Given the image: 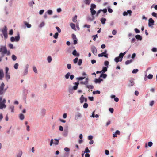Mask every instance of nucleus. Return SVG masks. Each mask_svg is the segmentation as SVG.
<instances>
[{"label":"nucleus","instance_id":"1","mask_svg":"<svg viewBox=\"0 0 157 157\" xmlns=\"http://www.w3.org/2000/svg\"><path fill=\"white\" fill-rule=\"evenodd\" d=\"M2 52V54H7L8 56H9L10 54V51H7L6 48L5 46H0V51Z\"/></svg>","mask_w":157,"mask_h":157},{"label":"nucleus","instance_id":"2","mask_svg":"<svg viewBox=\"0 0 157 157\" xmlns=\"http://www.w3.org/2000/svg\"><path fill=\"white\" fill-rule=\"evenodd\" d=\"M6 103V100L4 99L2 100V98L0 97V109H2L3 108H5L6 107V105H5Z\"/></svg>","mask_w":157,"mask_h":157},{"label":"nucleus","instance_id":"3","mask_svg":"<svg viewBox=\"0 0 157 157\" xmlns=\"http://www.w3.org/2000/svg\"><path fill=\"white\" fill-rule=\"evenodd\" d=\"M107 50H105L104 52L98 54V56L99 57L104 56L106 58H108V54H107Z\"/></svg>","mask_w":157,"mask_h":157},{"label":"nucleus","instance_id":"4","mask_svg":"<svg viewBox=\"0 0 157 157\" xmlns=\"http://www.w3.org/2000/svg\"><path fill=\"white\" fill-rule=\"evenodd\" d=\"M5 86V84L3 82H2L0 86V95L2 94L4 92V88Z\"/></svg>","mask_w":157,"mask_h":157},{"label":"nucleus","instance_id":"5","mask_svg":"<svg viewBox=\"0 0 157 157\" xmlns=\"http://www.w3.org/2000/svg\"><path fill=\"white\" fill-rule=\"evenodd\" d=\"M154 21L152 18H150L148 20V25L149 27H151L154 25Z\"/></svg>","mask_w":157,"mask_h":157},{"label":"nucleus","instance_id":"6","mask_svg":"<svg viewBox=\"0 0 157 157\" xmlns=\"http://www.w3.org/2000/svg\"><path fill=\"white\" fill-rule=\"evenodd\" d=\"M80 100L81 103H83L84 101L86 102L87 101V99L85 98L83 95H82L80 98Z\"/></svg>","mask_w":157,"mask_h":157},{"label":"nucleus","instance_id":"7","mask_svg":"<svg viewBox=\"0 0 157 157\" xmlns=\"http://www.w3.org/2000/svg\"><path fill=\"white\" fill-rule=\"evenodd\" d=\"M4 74L2 69H0V80H2L4 77Z\"/></svg>","mask_w":157,"mask_h":157},{"label":"nucleus","instance_id":"8","mask_svg":"<svg viewBox=\"0 0 157 157\" xmlns=\"http://www.w3.org/2000/svg\"><path fill=\"white\" fill-rule=\"evenodd\" d=\"M91 51L92 53L95 55L97 54V50L96 48L95 47H92L91 48Z\"/></svg>","mask_w":157,"mask_h":157},{"label":"nucleus","instance_id":"9","mask_svg":"<svg viewBox=\"0 0 157 157\" xmlns=\"http://www.w3.org/2000/svg\"><path fill=\"white\" fill-rule=\"evenodd\" d=\"M79 84V83L78 82H75L74 83V84H75V86H74L73 87V89L75 90H77Z\"/></svg>","mask_w":157,"mask_h":157},{"label":"nucleus","instance_id":"10","mask_svg":"<svg viewBox=\"0 0 157 157\" xmlns=\"http://www.w3.org/2000/svg\"><path fill=\"white\" fill-rule=\"evenodd\" d=\"M126 52H127V51H126L123 53H120L119 55V57L120 58H121V59H120V61H122V58H123L124 56L126 53Z\"/></svg>","mask_w":157,"mask_h":157},{"label":"nucleus","instance_id":"11","mask_svg":"<svg viewBox=\"0 0 157 157\" xmlns=\"http://www.w3.org/2000/svg\"><path fill=\"white\" fill-rule=\"evenodd\" d=\"M89 79L88 78H86L85 81H82L80 82V83L82 84L86 85L88 83Z\"/></svg>","mask_w":157,"mask_h":157},{"label":"nucleus","instance_id":"12","mask_svg":"<svg viewBox=\"0 0 157 157\" xmlns=\"http://www.w3.org/2000/svg\"><path fill=\"white\" fill-rule=\"evenodd\" d=\"M153 145V143L152 142L150 141L148 143V144H147V143H145V147L146 148H147V146L149 147H151Z\"/></svg>","mask_w":157,"mask_h":157},{"label":"nucleus","instance_id":"13","mask_svg":"<svg viewBox=\"0 0 157 157\" xmlns=\"http://www.w3.org/2000/svg\"><path fill=\"white\" fill-rule=\"evenodd\" d=\"M5 77L6 80L8 81L10 78V76L9 73H5Z\"/></svg>","mask_w":157,"mask_h":157},{"label":"nucleus","instance_id":"14","mask_svg":"<svg viewBox=\"0 0 157 157\" xmlns=\"http://www.w3.org/2000/svg\"><path fill=\"white\" fill-rule=\"evenodd\" d=\"M2 32L3 33H7V29L6 26H5L2 30Z\"/></svg>","mask_w":157,"mask_h":157},{"label":"nucleus","instance_id":"15","mask_svg":"<svg viewBox=\"0 0 157 157\" xmlns=\"http://www.w3.org/2000/svg\"><path fill=\"white\" fill-rule=\"evenodd\" d=\"M70 26L72 29L76 31V29L75 28V25L73 23H71L70 24Z\"/></svg>","mask_w":157,"mask_h":157},{"label":"nucleus","instance_id":"16","mask_svg":"<svg viewBox=\"0 0 157 157\" xmlns=\"http://www.w3.org/2000/svg\"><path fill=\"white\" fill-rule=\"evenodd\" d=\"M102 81H103V79L101 78H99V79H96L95 80V82L96 83H100Z\"/></svg>","mask_w":157,"mask_h":157},{"label":"nucleus","instance_id":"17","mask_svg":"<svg viewBox=\"0 0 157 157\" xmlns=\"http://www.w3.org/2000/svg\"><path fill=\"white\" fill-rule=\"evenodd\" d=\"M120 134V131L118 130H117L116 131L115 133L113 134V137H117V134L119 135V134Z\"/></svg>","mask_w":157,"mask_h":157},{"label":"nucleus","instance_id":"18","mask_svg":"<svg viewBox=\"0 0 157 157\" xmlns=\"http://www.w3.org/2000/svg\"><path fill=\"white\" fill-rule=\"evenodd\" d=\"M90 11L91 14L93 16L96 13V11L92 9H90Z\"/></svg>","mask_w":157,"mask_h":157},{"label":"nucleus","instance_id":"19","mask_svg":"<svg viewBox=\"0 0 157 157\" xmlns=\"http://www.w3.org/2000/svg\"><path fill=\"white\" fill-rule=\"evenodd\" d=\"M135 38L137 40H141L142 39V37L139 35H137L135 36Z\"/></svg>","mask_w":157,"mask_h":157},{"label":"nucleus","instance_id":"20","mask_svg":"<svg viewBox=\"0 0 157 157\" xmlns=\"http://www.w3.org/2000/svg\"><path fill=\"white\" fill-rule=\"evenodd\" d=\"M73 55L74 56H79V53H77V51L76 50H74L72 52Z\"/></svg>","mask_w":157,"mask_h":157},{"label":"nucleus","instance_id":"21","mask_svg":"<svg viewBox=\"0 0 157 157\" xmlns=\"http://www.w3.org/2000/svg\"><path fill=\"white\" fill-rule=\"evenodd\" d=\"M130 83L128 84V86H132L134 85V82L132 80H131L130 81Z\"/></svg>","mask_w":157,"mask_h":157},{"label":"nucleus","instance_id":"22","mask_svg":"<svg viewBox=\"0 0 157 157\" xmlns=\"http://www.w3.org/2000/svg\"><path fill=\"white\" fill-rule=\"evenodd\" d=\"M96 7V6L95 4H91L90 6V9L94 10V9H95Z\"/></svg>","mask_w":157,"mask_h":157},{"label":"nucleus","instance_id":"23","mask_svg":"<svg viewBox=\"0 0 157 157\" xmlns=\"http://www.w3.org/2000/svg\"><path fill=\"white\" fill-rule=\"evenodd\" d=\"M91 1V0H85L84 2L85 4L87 5H89Z\"/></svg>","mask_w":157,"mask_h":157},{"label":"nucleus","instance_id":"24","mask_svg":"<svg viewBox=\"0 0 157 157\" xmlns=\"http://www.w3.org/2000/svg\"><path fill=\"white\" fill-rule=\"evenodd\" d=\"M106 19L104 18H102L101 19V21L102 24H104L105 23Z\"/></svg>","mask_w":157,"mask_h":157},{"label":"nucleus","instance_id":"25","mask_svg":"<svg viewBox=\"0 0 157 157\" xmlns=\"http://www.w3.org/2000/svg\"><path fill=\"white\" fill-rule=\"evenodd\" d=\"M19 118L20 120H22L24 119V115L22 114H20L19 115Z\"/></svg>","mask_w":157,"mask_h":157},{"label":"nucleus","instance_id":"26","mask_svg":"<svg viewBox=\"0 0 157 157\" xmlns=\"http://www.w3.org/2000/svg\"><path fill=\"white\" fill-rule=\"evenodd\" d=\"M24 24L28 28H30L31 26V24L28 23L26 22H25Z\"/></svg>","mask_w":157,"mask_h":157},{"label":"nucleus","instance_id":"27","mask_svg":"<svg viewBox=\"0 0 157 157\" xmlns=\"http://www.w3.org/2000/svg\"><path fill=\"white\" fill-rule=\"evenodd\" d=\"M107 75L105 74H101L100 75V77H102L103 78H105L107 77Z\"/></svg>","mask_w":157,"mask_h":157},{"label":"nucleus","instance_id":"28","mask_svg":"<svg viewBox=\"0 0 157 157\" xmlns=\"http://www.w3.org/2000/svg\"><path fill=\"white\" fill-rule=\"evenodd\" d=\"M107 70V67H104L103 68L102 70L101 71H102V72L104 73Z\"/></svg>","mask_w":157,"mask_h":157},{"label":"nucleus","instance_id":"29","mask_svg":"<svg viewBox=\"0 0 157 157\" xmlns=\"http://www.w3.org/2000/svg\"><path fill=\"white\" fill-rule=\"evenodd\" d=\"M90 150L89 149L88 147H86L85 150V151H84V154L85 153H90Z\"/></svg>","mask_w":157,"mask_h":157},{"label":"nucleus","instance_id":"30","mask_svg":"<svg viewBox=\"0 0 157 157\" xmlns=\"http://www.w3.org/2000/svg\"><path fill=\"white\" fill-rule=\"evenodd\" d=\"M81 117V114L80 113H78L77 115H75V119H77L78 117Z\"/></svg>","mask_w":157,"mask_h":157},{"label":"nucleus","instance_id":"31","mask_svg":"<svg viewBox=\"0 0 157 157\" xmlns=\"http://www.w3.org/2000/svg\"><path fill=\"white\" fill-rule=\"evenodd\" d=\"M14 38L15 41H18L20 39V36L19 34H18L17 36H15Z\"/></svg>","mask_w":157,"mask_h":157},{"label":"nucleus","instance_id":"32","mask_svg":"<svg viewBox=\"0 0 157 157\" xmlns=\"http://www.w3.org/2000/svg\"><path fill=\"white\" fill-rule=\"evenodd\" d=\"M86 87L89 89H92L94 88V87L93 86L91 85H86Z\"/></svg>","mask_w":157,"mask_h":157},{"label":"nucleus","instance_id":"33","mask_svg":"<svg viewBox=\"0 0 157 157\" xmlns=\"http://www.w3.org/2000/svg\"><path fill=\"white\" fill-rule=\"evenodd\" d=\"M132 59H131L129 60H127L125 62V64L126 65H128L130 63L132 62Z\"/></svg>","mask_w":157,"mask_h":157},{"label":"nucleus","instance_id":"34","mask_svg":"<svg viewBox=\"0 0 157 157\" xmlns=\"http://www.w3.org/2000/svg\"><path fill=\"white\" fill-rule=\"evenodd\" d=\"M77 17L76 15L75 16L74 18H73L72 21H73L74 22H76L77 21Z\"/></svg>","mask_w":157,"mask_h":157},{"label":"nucleus","instance_id":"35","mask_svg":"<svg viewBox=\"0 0 157 157\" xmlns=\"http://www.w3.org/2000/svg\"><path fill=\"white\" fill-rule=\"evenodd\" d=\"M10 109L11 110V112H14V106L13 105L11 106L10 107Z\"/></svg>","mask_w":157,"mask_h":157},{"label":"nucleus","instance_id":"36","mask_svg":"<svg viewBox=\"0 0 157 157\" xmlns=\"http://www.w3.org/2000/svg\"><path fill=\"white\" fill-rule=\"evenodd\" d=\"M100 91L98 90L94 91L93 92V94H100Z\"/></svg>","mask_w":157,"mask_h":157},{"label":"nucleus","instance_id":"37","mask_svg":"<svg viewBox=\"0 0 157 157\" xmlns=\"http://www.w3.org/2000/svg\"><path fill=\"white\" fill-rule=\"evenodd\" d=\"M47 60L49 63H50L52 60V58L51 56H48L47 58Z\"/></svg>","mask_w":157,"mask_h":157},{"label":"nucleus","instance_id":"38","mask_svg":"<svg viewBox=\"0 0 157 157\" xmlns=\"http://www.w3.org/2000/svg\"><path fill=\"white\" fill-rule=\"evenodd\" d=\"M70 75V72H68L65 75V77L66 79L69 78V76Z\"/></svg>","mask_w":157,"mask_h":157},{"label":"nucleus","instance_id":"39","mask_svg":"<svg viewBox=\"0 0 157 157\" xmlns=\"http://www.w3.org/2000/svg\"><path fill=\"white\" fill-rule=\"evenodd\" d=\"M12 57V59L14 61L16 60L17 59V57L14 55H13Z\"/></svg>","mask_w":157,"mask_h":157},{"label":"nucleus","instance_id":"40","mask_svg":"<svg viewBox=\"0 0 157 157\" xmlns=\"http://www.w3.org/2000/svg\"><path fill=\"white\" fill-rule=\"evenodd\" d=\"M59 35V34L57 32H56L55 33V35L53 36V37L55 39H57L58 37V36Z\"/></svg>","mask_w":157,"mask_h":157},{"label":"nucleus","instance_id":"41","mask_svg":"<svg viewBox=\"0 0 157 157\" xmlns=\"http://www.w3.org/2000/svg\"><path fill=\"white\" fill-rule=\"evenodd\" d=\"M42 114L43 116H44L46 113V110L45 109H42Z\"/></svg>","mask_w":157,"mask_h":157},{"label":"nucleus","instance_id":"42","mask_svg":"<svg viewBox=\"0 0 157 157\" xmlns=\"http://www.w3.org/2000/svg\"><path fill=\"white\" fill-rule=\"evenodd\" d=\"M138 71V69H134L132 71V73H137Z\"/></svg>","mask_w":157,"mask_h":157},{"label":"nucleus","instance_id":"43","mask_svg":"<svg viewBox=\"0 0 157 157\" xmlns=\"http://www.w3.org/2000/svg\"><path fill=\"white\" fill-rule=\"evenodd\" d=\"M72 38L73 40H77V39L76 38V36L74 34H73L72 35Z\"/></svg>","mask_w":157,"mask_h":157},{"label":"nucleus","instance_id":"44","mask_svg":"<svg viewBox=\"0 0 157 157\" xmlns=\"http://www.w3.org/2000/svg\"><path fill=\"white\" fill-rule=\"evenodd\" d=\"M85 78V77H79L77 78V79L78 80H81Z\"/></svg>","mask_w":157,"mask_h":157},{"label":"nucleus","instance_id":"45","mask_svg":"<svg viewBox=\"0 0 157 157\" xmlns=\"http://www.w3.org/2000/svg\"><path fill=\"white\" fill-rule=\"evenodd\" d=\"M33 70L35 73H37V69L35 67V66L33 67Z\"/></svg>","mask_w":157,"mask_h":157},{"label":"nucleus","instance_id":"46","mask_svg":"<svg viewBox=\"0 0 157 157\" xmlns=\"http://www.w3.org/2000/svg\"><path fill=\"white\" fill-rule=\"evenodd\" d=\"M82 60L81 59H79L78 63V65L80 66L82 64Z\"/></svg>","mask_w":157,"mask_h":157},{"label":"nucleus","instance_id":"47","mask_svg":"<svg viewBox=\"0 0 157 157\" xmlns=\"http://www.w3.org/2000/svg\"><path fill=\"white\" fill-rule=\"evenodd\" d=\"M18 64L17 63H15L14 66V67L15 69H17L18 68Z\"/></svg>","mask_w":157,"mask_h":157},{"label":"nucleus","instance_id":"48","mask_svg":"<svg viewBox=\"0 0 157 157\" xmlns=\"http://www.w3.org/2000/svg\"><path fill=\"white\" fill-rule=\"evenodd\" d=\"M92 37L93 38V40L95 41L96 38L97 37H98L97 34H96V35H93L92 36Z\"/></svg>","mask_w":157,"mask_h":157},{"label":"nucleus","instance_id":"49","mask_svg":"<svg viewBox=\"0 0 157 157\" xmlns=\"http://www.w3.org/2000/svg\"><path fill=\"white\" fill-rule=\"evenodd\" d=\"M78 58L76 57V58H75L74 59V60H73L74 63L75 64L77 63L78 62Z\"/></svg>","mask_w":157,"mask_h":157},{"label":"nucleus","instance_id":"50","mask_svg":"<svg viewBox=\"0 0 157 157\" xmlns=\"http://www.w3.org/2000/svg\"><path fill=\"white\" fill-rule=\"evenodd\" d=\"M49 15H51L52 13V11L51 10H48L47 11Z\"/></svg>","mask_w":157,"mask_h":157},{"label":"nucleus","instance_id":"51","mask_svg":"<svg viewBox=\"0 0 157 157\" xmlns=\"http://www.w3.org/2000/svg\"><path fill=\"white\" fill-rule=\"evenodd\" d=\"M56 28L59 33H60L61 32V30L59 27L56 26Z\"/></svg>","mask_w":157,"mask_h":157},{"label":"nucleus","instance_id":"52","mask_svg":"<svg viewBox=\"0 0 157 157\" xmlns=\"http://www.w3.org/2000/svg\"><path fill=\"white\" fill-rule=\"evenodd\" d=\"M83 27L84 28L86 27L87 28H89L90 27V25H89L85 24L84 25Z\"/></svg>","mask_w":157,"mask_h":157},{"label":"nucleus","instance_id":"53","mask_svg":"<svg viewBox=\"0 0 157 157\" xmlns=\"http://www.w3.org/2000/svg\"><path fill=\"white\" fill-rule=\"evenodd\" d=\"M88 106V105L87 103H85L83 105V107L84 108H86Z\"/></svg>","mask_w":157,"mask_h":157},{"label":"nucleus","instance_id":"54","mask_svg":"<svg viewBox=\"0 0 157 157\" xmlns=\"http://www.w3.org/2000/svg\"><path fill=\"white\" fill-rule=\"evenodd\" d=\"M28 73V68H27L24 71V75H25Z\"/></svg>","mask_w":157,"mask_h":157},{"label":"nucleus","instance_id":"55","mask_svg":"<svg viewBox=\"0 0 157 157\" xmlns=\"http://www.w3.org/2000/svg\"><path fill=\"white\" fill-rule=\"evenodd\" d=\"M22 154V152L21 151H20L18 154L17 155V157H21Z\"/></svg>","mask_w":157,"mask_h":157},{"label":"nucleus","instance_id":"56","mask_svg":"<svg viewBox=\"0 0 157 157\" xmlns=\"http://www.w3.org/2000/svg\"><path fill=\"white\" fill-rule=\"evenodd\" d=\"M147 78L150 79H151L153 78V75L151 74H149L147 76Z\"/></svg>","mask_w":157,"mask_h":157},{"label":"nucleus","instance_id":"57","mask_svg":"<svg viewBox=\"0 0 157 157\" xmlns=\"http://www.w3.org/2000/svg\"><path fill=\"white\" fill-rule=\"evenodd\" d=\"M152 15L156 17H157V14L156 13H155V12H153L152 13Z\"/></svg>","mask_w":157,"mask_h":157},{"label":"nucleus","instance_id":"58","mask_svg":"<svg viewBox=\"0 0 157 157\" xmlns=\"http://www.w3.org/2000/svg\"><path fill=\"white\" fill-rule=\"evenodd\" d=\"M115 61L117 63L119 61V57H116L115 59Z\"/></svg>","mask_w":157,"mask_h":157},{"label":"nucleus","instance_id":"59","mask_svg":"<svg viewBox=\"0 0 157 157\" xmlns=\"http://www.w3.org/2000/svg\"><path fill=\"white\" fill-rule=\"evenodd\" d=\"M101 11V10L100 9V10H98L96 14L97 16H98V15H99V14H100V13Z\"/></svg>","mask_w":157,"mask_h":157},{"label":"nucleus","instance_id":"60","mask_svg":"<svg viewBox=\"0 0 157 157\" xmlns=\"http://www.w3.org/2000/svg\"><path fill=\"white\" fill-rule=\"evenodd\" d=\"M54 140L56 141V142L55 143V144L56 145H58L59 144V139L57 140V139H55Z\"/></svg>","mask_w":157,"mask_h":157},{"label":"nucleus","instance_id":"61","mask_svg":"<svg viewBox=\"0 0 157 157\" xmlns=\"http://www.w3.org/2000/svg\"><path fill=\"white\" fill-rule=\"evenodd\" d=\"M10 40L12 42H13L15 41V38L13 37H12L10 38Z\"/></svg>","mask_w":157,"mask_h":157},{"label":"nucleus","instance_id":"62","mask_svg":"<svg viewBox=\"0 0 157 157\" xmlns=\"http://www.w3.org/2000/svg\"><path fill=\"white\" fill-rule=\"evenodd\" d=\"M9 47L11 49H13V45L11 44H9Z\"/></svg>","mask_w":157,"mask_h":157},{"label":"nucleus","instance_id":"63","mask_svg":"<svg viewBox=\"0 0 157 157\" xmlns=\"http://www.w3.org/2000/svg\"><path fill=\"white\" fill-rule=\"evenodd\" d=\"M64 151L66 152H69L70 151V149L67 147H65L64 148Z\"/></svg>","mask_w":157,"mask_h":157},{"label":"nucleus","instance_id":"64","mask_svg":"<svg viewBox=\"0 0 157 157\" xmlns=\"http://www.w3.org/2000/svg\"><path fill=\"white\" fill-rule=\"evenodd\" d=\"M109 110L112 113H113L114 111V109L113 108H109Z\"/></svg>","mask_w":157,"mask_h":157}]
</instances>
